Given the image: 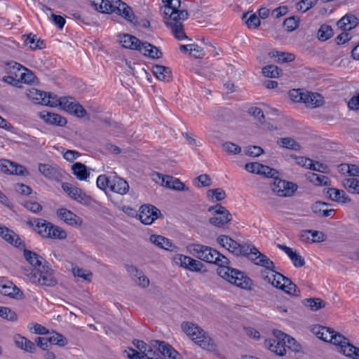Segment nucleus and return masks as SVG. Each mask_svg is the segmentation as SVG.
<instances>
[{"instance_id":"a18cd8bd","label":"nucleus","mask_w":359,"mask_h":359,"mask_svg":"<svg viewBox=\"0 0 359 359\" xmlns=\"http://www.w3.org/2000/svg\"><path fill=\"white\" fill-rule=\"evenodd\" d=\"M333 36L332 27L327 25H322L318 31L317 37L321 41H325Z\"/></svg>"},{"instance_id":"f03ea898","label":"nucleus","mask_w":359,"mask_h":359,"mask_svg":"<svg viewBox=\"0 0 359 359\" xmlns=\"http://www.w3.org/2000/svg\"><path fill=\"white\" fill-rule=\"evenodd\" d=\"M217 243L225 248L236 256H244L257 266L264 267L266 273L267 271L274 272V263L265 255L260 252L258 249L251 244L241 245L226 235H221L217 238Z\"/></svg>"},{"instance_id":"0e129e2a","label":"nucleus","mask_w":359,"mask_h":359,"mask_svg":"<svg viewBox=\"0 0 359 359\" xmlns=\"http://www.w3.org/2000/svg\"><path fill=\"white\" fill-rule=\"evenodd\" d=\"M20 76V82H23L25 83H32L34 82L36 77L35 75L26 68V71H24L22 74L18 75Z\"/></svg>"},{"instance_id":"13d9d810","label":"nucleus","mask_w":359,"mask_h":359,"mask_svg":"<svg viewBox=\"0 0 359 359\" xmlns=\"http://www.w3.org/2000/svg\"><path fill=\"white\" fill-rule=\"evenodd\" d=\"M262 73L266 77L275 78L279 76L280 69L275 65H270L262 69Z\"/></svg>"},{"instance_id":"4468645a","label":"nucleus","mask_w":359,"mask_h":359,"mask_svg":"<svg viewBox=\"0 0 359 359\" xmlns=\"http://www.w3.org/2000/svg\"><path fill=\"white\" fill-rule=\"evenodd\" d=\"M156 177L154 180L158 182L161 180V184L169 189L177 190V191H188L189 188L186 187L185 185L177 178H175L171 176L165 175L163 176L159 173L154 175Z\"/></svg>"},{"instance_id":"423d86ee","label":"nucleus","mask_w":359,"mask_h":359,"mask_svg":"<svg viewBox=\"0 0 359 359\" xmlns=\"http://www.w3.org/2000/svg\"><path fill=\"white\" fill-rule=\"evenodd\" d=\"M263 278L273 287L283 290L285 293L297 297L299 295L300 291L297 285L291 281L290 279L285 277L283 274L276 272H271V274L266 273V271H261Z\"/></svg>"},{"instance_id":"37998d69","label":"nucleus","mask_w":359,"mask_h":359,"mask_svg":"<svg viewBox=\"0 0 359 359\" xmlns=\"http://www.w3.org/2000/svg\"><path fill=\"white\" fill-rule=\"evenodd\" d=\"M343 187L351 194H359V180L355 178H346L342 181Z\"/></svg>"},{"instance_id":"bf43d9fd","label":"nucleus","mask_w":359,"mask_h":359,"mask_svg":"<svg viewBox=\"0 0 359 359\" xmlns=\"http://www.w3.org/2000/svg\"><path fill=\"white\" fill-rule=\"evenodd\" d=\"M29 97L32 98L36 104H42L44 97H46V92L37 89H33L29 91Z\"/></svg>"},{"instance_id":"a19ab883","label":"nucleus","mask_w":359,"mask_h":359,"mask_svg":"<svg viewBox=\"0 0 359 359\" xmlns=\"http://www.w3.org/2000/svg\"><path fill=\"white\" fill-rule=\"evenodd\" d=\"M24 43L25 46H29L32 50L42 49L45 47L43 41L38 39L36 35L32 34L27 35Z\"/></svg>"},{"instance_id":"393cba45","label":"nucleus","mask_w":359,"mask_h":359,"mask_svg":"<svg viewBox=\"0 0 359 359\" xmlns=\"http://www.w3.org/2000/svg\"><path fill=\"white\" fill-rule=\"evenodd\" d=\"M285 341L281 339H268L265 341V346L271 351L278 355H284L286 354L285 349Z\"/></svg>"},{"instance_id":"4be33fe9","label":"nucleus","mask_w":359,"mask_h":359,"mask_svg":"<svg viewBox=\"0 0 359 359\" xmlns=\"http://www.w3.org/2000/svg\"><path fill=\"white\" fill-rule=\"evenodd\" d=\"M62 188L71 198L79 202H82L86 198V194L81 189L73 187L69 183H62Z\"/></svg>"},{"instance_id":"864d4df0","label":"nucleus","mask_w":359,"mask_h":359,"mask_svg":"<svg viewBox=\"0 0 359 359\" xmlns=\"http://www.w3.org/2000/svg\"><path fill=\"white\" fill-rule=\"evenodd\" d=\"M278 174L279 172L276 169L260 163L258 175H263L266 177L274 178L278 176Z\"/></svg>"},{"instance_id":"e433bc0d","label":"nucleus","mask_w":359,"mask_h":359,"mask_svg":"<svg viewBox=\"0 0 359 359\" xmlns=\"http://www.w3.org/2000/svg\"><path fill=\"white\" fill-rule=\"evenodd\" d=\"M340 352L353 359H359V348L352 345L348 339L341 345Z\"/></svg>"},{"instance_id":"8fccbe9b","label":"nucleus","mask_w":359,"mask_h":359,"mask_svg":"<svg viewBox=\"0 0 359 359\" xmlns=\"http://www.w3.org/2000/svg\"><path fill=\"white\" fill-rule=\"evenodd\" d=\"M60 100L61 97H58L54 93L46 92V97H44L42 104L49 107H60Z\"/></svg>"},{"instance_id":"6e6552de","label":"nucleus","mask_w":359,"mask_h":359,"mask_svg":"<svg viewBox=\"0 0 359 359\" xmlns=\"http://www.w3.org/2000/svg\"><path fill=\"white\" fill-rule=\"evenodd\" d=\"M312 332L319 339L339 346L340 349L341 348V345H344V341H346L347 339L344 335L331 328L320 325L314 326L312 329Z\"/></svg>"},{"instance_id":"a211bd4d","label":"nucleus","mask_w":359,"mask_h":359,"mask_svg":"<svg viewBox=\"0 0 359 359\" xmlns=\"http://www.w3.org/2000/svg\"><path fill=\"white\" fill-rule=\"evenodd\" d=\"M330 203L317 201L311 205V210L319 217H327L332 216L334 212V210L330 208Z\"/></svg>"},{"instance_id":"2f4dec72","label":"nucleus","mask_w":359,"mask_h":359,"mask_svg":"<svg viewBox=\"0 0 359 359\" xmlns=\"http://www.w3.org/2000/svg\"><path fill=\"white\" fill-rule=\"evenodd\" d=\"M0 236L8 243L15 245L17 248H20L21 245L25 247L21 239L15 233V232L9 229H4V231H1Z\"/></svg>"},{"instance_id":"ea45409f","label":"nucleus","mask_w":359,"mask_h":359,"mask_svg":"<svg viewBox=\"0 0 359 359\" xmlns=\"http://www.w3.org/2000/svg\"><path fill=\"white\" fill-rule=\"evenodd\" d=\"M6 65L7 66L6 72L14 76V77L20 81V79L18 75L26 71V67L14 61L7 62Z\"/></svg>"},{"instance_id":"680f3d73","label":"nucleus","mask_w":359,"mask_h":359,"mask_svg":"<svg viewBox=\"0 0 359 359\" xmlns=\"http://www.w3.org/2000/svg\"><path fill=\"white\" fill-rule=\"evenodd\" d=\"M11 168V175H28L29 172L22 165L13 163V164H10Z\"/></svg>"},{"instance_id":"f8f14e48","label":"nucleus","mask_w":359,"mask_h":359,"mask_svg":"<svg viewBox=\"0 0 359 359\" xmlns=\"http://www.w3.org/2000/svg\"><path fill=\"white\" fill-rule=\"evenodd\" d=\"M161 214L160 210L152 205H143L140 207L139 219L142 223L149 225L152 224Z\"/></svg>"},{"instance_id":"49530a36","label":"nucleus","mask_w":359,"mask_h":359,"mask_svg":"<svg viewBox=\"0 0 359 359\" xmlns=\"http://www.w3.org/2000/svg\"><path fill=\"white\" fill-rule=\"evenodd\" d=\"M207 197L212 201H220L226 198V193L221 188L209 189L207 191Z\"/></svg>"},{"instance_id":"dca6fc26","label":"nucleus","mask_w":359,"mask_h":359,"mask_svg":"<svg viewBox=\"0 0 359 359\" xmlns=\"http://www.w3.org/2000/svg\"><path fill=\"white\" fill-rule=\"evenodd\" d=\"M57 215L66 224L72 226H81L83 223V220L80 217L67 208L58 209L57 210Z\"/></svg>"},{"instance_id":"58836bf2","label":"nucleus","mask_w":359,"mask_h":359,"mask_svg":"<svg viewBox=\"0 0 359 359\" xmlns=\"http://www.w3.org/2000/svg\"><path fill=\"white\" fill-rule=\"evenodd\" d=\"M36 232L39 233L41 237L48 238V236H50V226L51 225L50 222H47L43 219H36Z\"/></svg>"},{"instance_id":"473e14b6","label":"nucleus","mask_w":359,"mask_h":359,"mask_svg":"<svg viewBox=\"0 0 359 359\" xmlns=\"http://www.w3.org/2000/svg\"><path fill=\"white\" fill-rule=\"evenodd\" d=\"M149 240L151 243L162 249L172 250V247H174L172 243L168 238L161 235L153 234L150 236Z\"/></svg>"},{"instance_id":"c756f323","label":"nucleus","mask_w":359,"mask_h":359,"mask_svg":"<svg viewBox=\"0 0 359 359\" xmlns=\"http://www.w3.org/2000/svg\"><path fill=\"white\" fill-rule=\"evenodd\" d=\"M152 71L156 77L160 81H170L172 79V72L169 67L160 65H154Z\"/></svg>"},{"instance_id":"de8ad7c7","label":"nucleus","mask_w":359,"mask_h":359,"mask_svg":"<svg viewBox=\"0 0 359 359\" xmlns=\"http://www.w3.org/2000/svg\"><path fill=\"white\" fill-rule=\"evenodd\" d=\"M50 236H48V238H52V239H59L62 240L66 238L67 237V233L65 231H64L62 228L60 226H57L56 225H54L51 223V225L50 226Z\"/></svg>"},{"instance_id":"20e7f679","label":"nucleus","mask_w":359,"mask_h":359,"mask_svg":"<svg viewBox=\"0 0 359 359\" xmlns=\"http://www.w3.org/2000/svg\"><path fill=\"white\" fill-rule=\"evenodd\" d=\"M182 327L191 340L202 348L209 351L215 350L216 344L214 340L201 327L189 322L184 323Z\"/></svg>"},{"instance_id":"338daca9","label":"nucleus","mask_w":359,"mask_h":359,"mask_svg":"<svg viewBox=\"0 0 359 359\" xmlns=\"http://www.w3.org/2000/svg\"><path fill=\"white\" fill-rule=\"evenodd\" d=\"M22 205L27 210L34 213L39 212L42 210L41 205L37 202L27 201Z\"/></svg>"},{"instance_id":"69168bd1","label":"nucleus","mask_w":359,"mask_h":359,"mask_svg":"<svg viewBox=\"0 0 359 359\" xmlns=\"http://www.w3.org/2000/svg\"><path fill=\"white\" fill-rule=\"evenodd\" d=\"M28 328L31 332L36 334H47L49 333L46 327L39 323H30L28 325Z\"/></svg>"},{"instance_id":"a878e982","label":"nucleus","mask_w":359,"mask_h":359,"mask_svg":"<svg viewBox=\"0 0 359 359\" xmlns=\"http://www.w3.org/2000/svg\"><path fill=\"white\" fill-rule=\"evenodd\" d=\"M0 293L15 299H21L23 295L20 290L11 282L8 284H0Z\"/></svg>"},{"instance_id":"1a4fd4ad","label":"nucleus","mask_w":359,"mask_h":359,"mask_svg":"<svg viewBox=\"0 0 359 359\" xmlns=\"http://www.w3.org/2000/svg\"><path fill=\"white\" fill-rule=\"evenodd\" d=\"M271 185L272 191L278 196H292L297 189V185L293 182L280 180L278 176L274 177Z\"/></svg>"},{"instance_id":"6ab92c4d","label":"nucleus","mask_w":359,"mask_h":359,"mask_svg":"<svg viewBox=\"0 0 359 359\" xmlns=\"http://www.w3.org/2000/svg\"><path fill=\"white\" fill-rule=\"evenodd\" d=\"M118 41L123 47L140 51L142 41L137 37L128 34H124L119 36Z\"/></svg>"},{"instance_id":"c9c22d12","label":"nucleus","mask_w":359,"mask_h":359,"mask_svg":"<svg viewBox=\"0 0 359 359\" xmlns=\"http://www.w3.org/2000/svg\"><path fill=\"white\" fill-rule=\"evenodd\" d=\"M92 6L99 12L111 13L114 8V1L108 0H90Z\"/></svg>"},{"instance_id":"c03bdc74","label":"nucleus","mask_w":359,"mask_h":359,"mask_svg":"<svg viewBox=\"0 0 359 359\" xmlns=\"http://www.w3.org/2000/svg\"><path fill=\"white\" fill-rule=\"evenodd\" d=\"M49 345H57L63 347L67 344V339L62 334L53 332L50 337H47Z\"/></svg>"},{"instance_id":"09e8293b","label":"nucleus","mask_w":359,"mask_h":359,"mask_svg":"<svg viewBox=\"0 0 359 359\" xmlns=\"http://www.w3.org/2000/svg\"><path fill=\"white\" fill-rule=\"evenodd\" d=\"M278 143L287 149L297 151L300 149V145L294 139L291 137H282L278 140Z\"/></svg>"},{"instance_id":"79ce46f5","label":"nucleus","mask_w":359,"mask_h":359,"mask_svg":"<svg viewBox=\"0 0 359 359\" xmlns=\"http://www.w3.org/2000/svg\"><path fill=\"white\" fill-rule=\"evenodd\" d=\"M303 304L305 306L310 308L313 311L324 308L326 304L325 302L320 298L305 299L303 300Z\"/></svg>"},{"instance_id":"ddd939ff","label":"nucleus","mask_w":359,"mask_h":359,"mask_svg":"<svg viewBox=\"0 0 359 359\" xmlns=\"http://www.w3.org/2000/svg\"><path fill=\"white\" fill-rule=\"evenodd\" d=\"M39 171L46 178L60 181L61 180L65 175L63 170L59 168L57 166H53L50 164L39 163Z\"/></svg>"},{"instance_id":"603ef678","label":"nucleus","mask_w":359,"mask_h":359,"mask_svg":"<svg viewBox=\"0 0 359 359\" xmlns=\"http://www.w3.org/2000/svg\"><path fill=\"white\" fill-rule=\"evenodd\" d=\"M72 273L74 276L81 278L84 280H87L88 282H90L91 278L93 276V273L90 271L81 269L78 266H74L72 268Z\"/></svg>"},{"instance_id":"f704fd0d","label":"nucleus","mask_w":359,"mask_h":359,"mask_svg":"<svg viewBox=\"0 0 359 359\" xmlns=\"http://www.w3.org/2000/svg\"><path fill=\"white\" fill-rule=\"evenodd\" d=\"M305 177L309 182L317 186H327L330 184V179L323 175L308 172L305 174Z\"/></svg>"},{"instance_id":"052dcab7","label":"nucleus","mask_w":359,"mask_h":359,"mask_svg":"<svg viewBox=\"0 0 359 359\" xmlns=\"http://www.w3.org/2000/svg\"><path fill=\"white\" fill-rule=\"evenodd\" d=\"M244 153L247 156L257 157L264 153V149L258 146H248L244 149Z\"/></svg>"},{"instance_id":"f3484780","label":"nucleus","mask_w":359,"mask_h":359,"mask_svg":"<svg viewBox=\"0 0 359 359\" xmlns=\"http://www.w3.org/2000/svg\"><path fill=\"white\" fill-rule=\"evenodd\" d=\"M39 117L46 123L57 126H65L67 122L66 118L60 114L46 111L40 112Z\"/></svg>"},{"instance_id":"7ed1b4c3","label":"nucleus","mask_w":359,"mask_h":359,"mask_svg":"<svg viewBox=\"0 0 359 359\" xmlns=\"http://www.w3.org/2000/svg\"><path fill=\"white\" fill-rule=\"evenodd\" d=\"M22 270L23 273L34 284L41 286L54 287L57 283L54 276V271L49 266L46 261H44L42 266L36 269H32L30 272L26 269H22Z\"/></svg>"},{"instance_id":"5701e85b","label":"nucleus","mask_w":359,"mask_h":359,"mask_svg":"<svg viewBox=\"0 0 359 359\" xmlns=\"http://www.w3.org/2000/svg\"><path fill=\"white\" fill-rule=\"evenodd\" d=\"M274 335L276 338L281 339L283 341H285V345L284 346L285 350L288 348L295 352L299 351L300 346L294 338L280 330L274 331Z\"/></svg>"},{"instance_id":"4c0bfd02","label":"nucleus","mask_w":359,"mask_h":359,"mask_svg":"<svg viewBox=\"0 0 359 359\" xmlns=\"http://www.w3.org/2000/svg\"><path fill=\"white\" fill-rule=\"evenodd\" d=\"M129 189L128 182L122 178L115 177L111 184V190L120 194H125Z\"/></svg>"},{"instance_id":"2eb2a0df","label":"nucleus","mask_w":359,"mask_h":359,"mask_svg":"<svg viewBox=\"0 0 359 359\" xmlns=\"http://www.w3.org/2000/svg\"><path fill=\"white\" fill-rule=\"evenodd\" d=\"M112 13H116L130 22H135L136 18L132 8L121 0L114 1Z\"/></svg>"},{"instance_id":"e2e57ef3","label":"nucleus","mask_w":359,"mask_h":359,"mask_svg":"<svg viewBox=\"0 0 359 359\" xmlns=\"http://www.w3.org/2000/svg\"><path fill=\"white\" fill-rule=\"evenodd\" d=\"M195 184L198 187H206L211 184V179L209 175L203 174L195 179Z\"/></svg>"},{"instance_id":"4d7b16f0","label":"nucleus","mask_w":359,"mask_h":359,"mask_svg":"<svg viewBox=\"0 0 359 359\" xmlns=\"http://www.w3.org/2000/svg\"><path fill=\"white\" fill-rule=\"evenodd\" d=\"M299 19L294 16L285 19L283 25L287 32H292L299 27Z\"/></svg>"},{"instance_id":"cd10ccee","label":"nucleus","mask_w":359,"mask_h":359,"mask_svg":"<svg viewBox=\"0 0 359 359\" xmlns=\"http://www.w3.org/2000/svg\"><path fill=\"white\" fill-rule=\"evenodd\" d=\"M140 52L151 58L158 59L162 57V52L156 46L145 41L142 42Z\"/></svg>"},{"instance_id":"412c9836","label":"nucleus","mask_w":359,"mask_h":359,"mask_svg":"<svg viewBox=\"0 0 359 359\" xmlns=\"http://www.w3.org/2000/svg\"><path fill=\"white\" fill-rule=\"evenodd\" d=\"M277 247L287 255L295 267H302L305 264L304 259L297 251L281 244H278Z\"/></svg>"},{"instance_id":"c85d7f7f","label":"nucleus","mask_w":359,"mask_h":359,"mask_svg":"<svg viewBox=\"0 0 359 359\" xmlns=\"http://www.w3.org/2000/svg\"><path fill=\"white\" fill-rule=\"evenodd\" d=\"M23 255L29 264L34 267V269L42 266L44 261H46L41 255L27 249L24 250Z\"/></svg>"},{"instance_id":"9b49d317","label":"nucleus","mask_w":359,"mask_h":359,"mask_svg":"<svg viewBox=\"0 0 359 359\" xmlns=\"http://www.w3.org/2000/svg\"><path fill=\"white\" fill-rule=\"evenodd\" d=\"M60 107L79 118L84 117L87 114L86 109L71 97H61Z\"/></svg>"},{"instance_id":"bb28decb","label":"nucleus","mask_w":359,"mask_h":359,"mask_svg":"<svg viewBox=\"0 0 359 359\" xmlns=\"http://www.w3.org/2000/svg\"><path fill=\"white\" fill-rule=\"evenodd\" d=\"M358 22V18L352 14H349L342 17L337 22V26L344 31H348L355 27Z\"/></svg>"},{"instance_id":"39448f33","label":"nucleus","mask_w":359,"mask_h":359,"mask_svg":"<svg viewBox=\"0 0 359 359\" xmlns=\"http://www.w3.org/2000/svg\"><path fill=\"white\" fill-rule=\"evenodd\" d=\"M164 22L165 25L171 29L175 37L178 40L187 39V36L184 32L182 21L189 17V13L186 10L175 11L168 12L165 14Z\"/></svg>"},{"instance_id":"3c124183","label":"nucleus","mask_w":359,"mask_h":359,"mask_svg":"<svg viewBox=\"0 0 359 359\" xmlns=\"http://www.w3.org/2000/svg\"><path fill=\"white\" fill-rule=\"evenodd\" d=\"M0 317L9 321H16L18 316L16 313L8 307L0 306Z\"/></svg>"},{"instance_id":"6e6d98bb","label":"nucleus","mask_w":359,"mask_h":359,"mask_svg":"<svg viewBox=\"0 0 359 359\" xmlns=\"http://www.w3.org/2000/svg\"><path fill=\"white\" fill-rule=\"evenodd\" d=\"M222 149L229 154H238L241 152V147L231 142H226L222 144Z\"/></svg>"},{"instance_id":"7c9ffc66","label":"nucleus","mask_w":359,"mask_h":359,"mask_svg":"<svg viewBox=\"0 0 359 359\" xmlns=\"http://www.w3.org/2000/svg\"><path fill=\"white\" fill-rule=\"evenodd\" d=\"M330 199L338 203H346L351 202V198L346 196L343 190L335 188H330L327 191Z\"/></svg>"},{"instance_id":"f257e3e1","label":"nucleus","mask_w":359,"mask_h":359,"mask_svg":"<svg viewBox=\"0 0 359 359\" xmlns=\"http://www.w3.org/2000/svg\"><path fill=\"white\" fill-rule=\"evenodd\" d=\"M187 248L194 257L203 262L218 265V275L226 281L243 289L250 287L252 284L250 278L243 272L229 267V259L217 250L198 243L190 244Z\"/></svg>"},{"instance_id":"72a5a7b5","label":"nucleus","mask_w":359,"mask_h":359,"mask_svg":"<svg viewBox=\"0 0 359 359\" xmlns=\"http://www.w3.org/2000/svg\"><path fill=\"white\" fill-rule=\"evenodd\" d=\"M72 173L79 180H86L90 176L87 167L81 163L77 162L72 165Z\"/></svg>"},{"instance_id":"774afa93","label":"nucleus","mask_w":359,"mask_h":359,"mask_svg":"<svg viewBox=\"0 0 359 359\" xmlns=\"http://www.w3.org/2000/svg\"><path fill=\"white\" fill-rule=\"evenodd\" d=\"M111 184H112V181L104 175H100L97 179V186L101 189L104 190L108 187H111Z\"/></svg>"},{"instance_id":"aec40b11","label":"nucleus","mask_w":359,"mask_h":359,"mask_svg":"<svg viewBox=\"0 0 359 359\" xmlns=\"http://www.w3.org/2000/svg\"><path fill=\"white\" fill-rule=\"evenodd\" d=\"M302 102L308 107L316 108L323 104L324 99L319 93L306 92L304 93Z\"/></svg>"},{"instance_id":"0eeeda50","label":"nucleus","mask_w":359,"mask_h":359,"mask_svg":"<svg viewBox=\"0 0 359 359\" xmlns=\"http://www.w3.org/2000/svg\"><path fill=\"white\" fill-rule=\"evenodd\" d=\"M146 350L142 353L145 358L149 359H156L159 356V353L169 359H180L179 353L172 346L163 341H151V346H148Z\"/></svg>"},{"instance_id":"5fc2aeb1","label":"nucleus","mask_w":359,"mask_h":359,"mask_svg":"<svg viewBox=\"0 0 359 359\" xmlns=\"http://www.w3.org/2000/svg\"><path fill=\"white\" fill-rule=\"evenodd\" d=\"M318 0H301L297 4L296 8L297 11L305 13L316 6Z\"/></svg>"},{"instance_id":"9d476101","label":"nucleus","mask_w":359,"mask_h":359,"mask_svg":"<svg viewBox=\"0 0 359 359\" xmlns=\"http://www.w3.org/2000/svg\"><path fill=\"white\" fill-rule=\"evenodd\" d=\"M209 212L215 211V216L209 219V222L217 227L223 226L232 219V216L229 211L221 204L217 203L208 208Z\"/></svg>"},{"instance_id":"b1692460","label":"nucleus","mask_w":359,"mask_h":359,"mask_svg":"<svg viewBox=\"0 0 359 359\" xmlns=\"http://www.w3.org/2000/svg\"><path fill=\"white\" fill-rule=\"evenodd\" d=\"M13 340L16 346L25 351L34 353L36 350L35 344L20 334H15Z\"/></svg>"}]
</instances>
